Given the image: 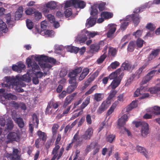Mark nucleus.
<instances>
[{"mask_svg":"<svg viewBox=\"0 0 160 160\" xmlns=\"http://www.w3.org/2000/svg\"><path fill=\"white\" fill-rule=\"evenodd\" d=\"M26 62L28 68H32V73L33 72H37V77L41 78L43 76L42 72L38 71L40 68L37 63L34 61H32L30 58H28L26 60Z\"/></svg>","mask_w":160,"mask_h":160,"instance_id":"f257e3e1","label":"nucleus"},{"mask_svg":"<svg viewBox=\"0 0 160 160\" xmlns=\"http://www.w3.org/2000/svg\"><path fill=\"white\" fill-rule=\"evenodd\" d=\"M133 123L135 124L136 128L141 127V135L142 137H146L149 133V128L148 123L142 121H133Z\"/></svg>","mask_w":160,"mask_h":160,"instance_id":"f03ea898","label":"nucleus"},{"mask_svg":"<svg viewBox=\"0 0 160 160\" xmlns=\"http://www.w3.org/2000/svg\"><path fill=\"white\" fill-rule=\"evenodd\" d=\"M9 78H11L10 77H7L6 78V81L9 84V88H14V89L18 92H23L24 91L23 89L22 88L20 85H21V82L18 81V83H16L15 82L13 81L12 80H11L9 79Z\"/></svg>","mask_w":160,"mask_h":160,"instance_id":"7ed1b4c3","label":"nucleus"},{"mask_svg":"<svg viewBox=\"0 0 160 160\" xmlns=\"http://www.w3.org/2000/svg\"><path fill=\"white\" fill-rule=\"evenodd\" d=\"M9 79H10L11 80H12L13 81L15 82L16 83H18V81L21 82V81H23L29 82L31 81L30 73L28 71L26 74L24 75L22 77L16 76L15 77H13L11 78H9Z\"/></svg>","mask_w":160,"mask_h":160,"instance_id":"20e7f679","label":"nucleus"},{"mask_svg":"<svg viewBox=\"0 0 160 160\" xmlns=\"http://www.w3.org/2000/svg\"><path fill=\"white\" fill-rule=\"evenodd\" d=\"M17 148H13L12 153H7L5 157L8 159L10 160H21V155L20 154Z\"/></svg>","mask_w":160,"mask_h":160,"instance_id":"39448f33","label":"nucleus"},{"mask_svg":"<svg viewBox=\"0 0 160 160\" xmlns=\"http://www.w3.org/2000/svg\"><path fill=\"white\" fill-rule=\"evenodd\" d=\"M100 149L99 145L96 142H93L90 144L88 145L85 149L86 152H88L92 149H94L93 151V154L95 155L99 152Z\"/></svg>","mask_w":160,"mask_h":160,"instance_id":"423d86ee","label":"nucleus"},{"mask_svg":"<svg viewBox=\"0 0 160 160\" xmlns=\"http://www.w3.org/2000/svg\"><path fill=\"white\" fill-rule=\"evenodd\" d=\"M7 139L9 142H19L20 139V137L17 133L14 132H9L7 136Z\"/></svg>","mask_w":160,"mask_h":160,"instance_id":"0eeeda50","label":"nucleus"},{"mask_svg":"<svg viewBox=\"0 0 160 160\" xmlns=\"http://www.w3.org/2000/svg\"><path fill=\"white\" fill-rule=\"evenodd\" d=\"M124 74V72H122L117 78L113 80L109 87L112 89H115L120 84Z\"/></svg>","mask_w":160,"mask_h":160,"instance_id":"6e6552de","label":"nucleus"},{"mask_svg":"<svg viewBox=\"0 0 160 160\" xmlns=\"http://www.w3.org/2000/svg\"><path fill=\"white\" fill-rule=\"evenodd\" d=\"M82 139L79 137L78 132L76 133L72 140V143L74 144V147L75 148L81 146Z\"/></svg>","mask_w":160,"mask_h":160,"instance_id":"1a4fd4ad","label":"nucleus"},{"mask_svg":"<svg viewBox=\"0 0 160 160\" xmlns=\"http://www.w3.org/2000/svg\"><path fill=\"white\" fill-rule=\"evenodd\" d=\"M156 71V70H152L148 73L144 77L142 80L143 84H146L155 75Z\"/></svg>","mask_w":160,"mask_h":160,"instance_id":"9d476101","label":"nucleus"},{"mask_svg":"<svg viewBox=\"0 0 160 160\" xmlns=\"http://www.w3.org/2000/svg\"><path fill=\"white\" fill-rule=\"evenodd\" d=\"M93 130L92 128H88L85 132L84 134L82 136V138L84 140H89L92 137Z\"/></svg>","mask_w":160,"mask_h":160,"instance_id":"9b49d317","label":"nucleus"},{"mask_svg":"<svg viewBox=\"0 0 160 160\" xmlns=\"http://www.w3.org/2000/svg\"><path fill=\"white\" fill-rule=\"evenodd\" d=\"M160 52L159 48L153 49L148 57V60L150 61L154 59L159 55Z\"/></svg>","mask_w":160,"mask_h":160,"instance_id":"f8f14e48","label":"nucleus"},{"mask_svg":"<svg viewBox=\"0 0 160 160\" xmlns=\"http://www.w3.org/2000/svg\"><path fill=\"white\" fill-rule=\"evenodd\" d=\"M82 71V68L81 67H78L69 72L68 74V77L70 78H75Z\"/></svg>","mask_w":160,"mask_h":160,"instance_id":"ddd939ff","label":"nucleus"},{"mask_svg":"<svg viewBox=\"0 0 160 160\" xmlns=\"http://www.w3.org/2000/svg\"><path fill=\"white\" fill-rule=\"evenodd\" d=\"M122 67L123 68L124 70L130 71L133 69L134 66L132 65L130 62L127 61L124 62L122 64Z\"/></svg>","mask_w":160,"mask_h":160,"instance_id":"4468645a","label":"nucleus"},{"mask_svg":"<svg viewBox=\"0 0 160 160\" xmlns=\"http://www.w3.org/2000/svg\"><path fill=\"white\" fill-rule=\"evenodd\" d=\"M128 120L127 115L126 114H124L118 120V125L120 127H123L126 124V122Z\"/></svg>","mask_w":160,"mask_h":160,"instance_id":"2eb2a0df","label":"nucleus"},{"mask_svg":"<svg viewBox=\"0 0 160 160\" xmlns=\"http://www.w3.org/2000/svg\"><path fill=\"white\" fill-rule=\"evenodd\" d=\"M73 3L74 4V8H83L86 6V3L82 0H74Z\"/></svg>","mask_w":160,"mask_h":160,"instance_id":"dca6fc26","label":"nucleus"},{"mask_svg":"<svg viewBox=\"0 0 160 160\" xmlns=\"http://www.w3.org/2000/svg\"><path fill=\"white\" fill-rule=\"evenodd\" d=\"M23 13V8L22 6H20L17 9L15 14V18L16 20H19L22 17Z\"/></svg>","mask_w":160,"mask_h":160,"instance_id":"f3484780","label":"nucleus"},{"mask_svg":"<svg viewBox=\"0 0 160 160\" xmlns=\"http://www.w3.org/2000/svg\"><path fill=\"white\" fill-rule=\"evenodd\" d=\"M136 150L138 152L143 155L146 158H148V152L145 148L140 146L137 145L136 146Z\"/></svg>","mask_w":160,"mask_h":160,"instance_id":"a211bd4d","label":"nucleus"},{"mask_svg":"<svg viewBox=\"0 0 160 160\" xmlns=\"http://www.w3.org/2000/svg\"><path fill=\"white\" fill-rule=\"evenodd\" d=\"M121 68L117 69L115 71L112 72L109 76L108 77L110 79H114L117 78L118 75H120L122 72Z\"/></svg>","mask_w":160,"mask_h":160,"instance_id":"6ab92c4d","label":"nucleus"},{"mask_svg":"<svg viewBox=\"0 0 160 160\" xmlns=\"http://www.w3.org/2000/svg\"><path fill=\"white\" fill-rule=\"evenodd\" d=\"M97 18L90 17L87 20L86 25L87 28L93 26L96 23Z\"/></svg>","mask_w":160,"mask_h":160,"instance_id":"aec40b11","label":"nucleus"},{"mask_svg":"<svg viewBox=\"0 0 160 160\" xmlns=\"http://www.w3.org/2000/svg\"><path fill=\"white\" fill-rule=\"evenodd\" d=\"M146 64H144L140 67L135 72V73L133 75V78L136 77L138 79L141 76V74L143 70L147 66Z\"/></svg>","mask_w":160,"mask_h":160,"instance_id":"412c9836","label":"nucleus"},{"mask_svg":"<svg viewBox=\"0 0 160 160\" xmlns=\"http://www.w3.org/2000/svg\"><path fill=\"white\" fill-rule=\"evenodd\" d=\"M12 118L17 123L18 126L20 128H22L24 127V123L23 119L21 117L16 118L12 117Z\"/></svg>","mask_w":160,"mask_h":160,"instance_id":"4be33fe9","label":"nucleus"},{"mask_svg":"<svg viewBox=\"0 0 160 160\" xmlns=\"http://www.w3.org/2000/svg\"><path fill=\"white\" fill-rule=\"evenodd\" d=\"M90 48L89 52L92 53L97 52L100 50L97 43L91 44L90 46Z\"/></svg>","mask_w":160,"mask_h":160,"instance_id":"5701e85b","label":"nucleus"},{"mask_svg":"<svg viewBox=\"0 0 160 160\" xmlns=\"http://www.w3.org/2000/svg\"><path fill=\"white\" fill-rule=\"evenodd\" d=\"M92 10L90 12V14L93 18H97V15L98 13V11L97 9V6L95 5L92 6H91Z\"/></svg>","mask_w":160,"mask_h":160,"instance_id":"b1692460","label":"nucleus"},{"mask_svg":"<svg viewBox=\"0 0 160 160\" xmlns=\"http://www.w3.org/2000/svg\"><path fill=\"white\" fill-rule=\"evenodd\" d=\"M0 30L4 33H6L8 31L6 23L1 19H0Z\"/></svg>","mask_w":160,"mask_h":160,"instance_id":"393cba45","label":"nucleus"},{"mask_svg":"<svg viewBox=\"0 0 160 160\" xmlns=\"http://www.w3.org/2000/svg\"><path fill=\"white\" fill-rule=\"evenodd\" d=\"M90 96L87 97L84 101L81 104L80 107V109L82 110L90 102Z\"/></svg>","mask_w":160,"mask_h":160,"instance_id":"a878e982","label":"nucleus"},{"mask_svg":"<svg viewBox=\"0 0 160 160\" xmlns=\"http://www.w3.org/2000/svg\"><path fill=\"white\" fill-rule=\"evenodd\" d=\"M104 97V94L102 93H95L94 95V100L97 102L102 101Z\"/></svg>","mask_w":160,"mask_h":160,"instance_id":"bb28decb","label":"nucleus"},{"mask_svg":"<svg viewBox=\"0 0 160 160\" xmlns=\"http://www.w3.org/2000/svg\"><path fill=\"white\" fill-rule=\"evenodd\" d=\"M58 107V105L57 102H54L52 100H51L48 102V106L46 109V110L47 111L49 109L52 107L54 109H56Z\"/></svg>","mask_w":160,"mask_h":160,"instance_id":"cd10ccee","label":"nucleus"},{"mask_svg":"<svg viewBox=\"0 0 160 160\" xmlns=\"http://www.w3.org/2000/svg\"><path fill=\"white\" fill-rule=\"evenodd\" d=\"M37 134L39 138L42 141L44 142L46 141L47 137L46 133L41 131H38L37 132Z\"/></svg>","mask_w":160,"mask_h":160,"instance_id":"c85d7f7f","label":"nucleus"},{"mask_svg":"<svg viewBox=\"0 0 160 160\" xmlns=\"http://www.w3.org/2000/svg\"><path fill=\"white\" fill-rule=\"evenodd\" d=\"M101 15L102 18L108 19L112 18L113 16L112 13L108 12H101Z\"/></svg>","mask_w":160,"mask_h":160,"instance_id":"c756f323","label":"nucleus"},{"mask_svg":"<svg viewBox=\"0 0 160 160\" xmlns=\"http://www.w3.org/2000/svg\"><path fill=\"white\" fill-rule=\"evenodd\" d=\"M118 101H115L112 104L109 109L108 110L106 115L107 116H108L111 114L114 111V109L116 108V106L118 104Z\"/></svg>","mask_w":160,"mask_h":160,"instance_id":"7c9ffc66","label":"nucleus"},{"mask_svg":"<svg viewBox=\"0 0 160 160\" xmlns=\"http://www.w3.org/2000/svg\"><path fill=\"white\" fill-rule=\"evenodd\" d=\"M67 50L70 52L77 53L79 50V48L72 46H68L67 47Z\"/></svg>","mask_w":160,"mask_h":160,"instance_id":"2f4dec72","label":"nucleus"},{"mask_svg":"<svg viewBox=\"0 0 160 160\" xmlns=\"http://www.w3.org/2000/svg\"><path fill=\"white\" fill-rule=\"evenodd\" d=\"M85 34L87 35L89 39L93 38L96 35H99V33L97 32H91L87 30L85 31Z\"/></svg>","mask_w":160,"mask_h":160,"instance_id":"473e14b6","label":"nucleus"},{"mask_svg":"<svg viewBox=\"0 0 160 160\" xmlns=\"http://www.w3.org/2000/svg\"><path fill=\"white\" fill-rule=\"evenodd\" d=\"M57 7V4L54 1H51L48 2L46 4V7L48 8H49L51 9H54L55 8Z\"/></svg>","mask_w":160,"mask_h":160,"instance_id":"72a5a7b5","label":"nucleus"},{"mask_svg":"<svg viewBox=\"0 0 160 160\" xmlns=\"http://www.w3.org/2000/svg\"><path fill=\"white\" fill-rule=\"evenodd\" d=\"M131 17L133 21V22L137 25L139 22V18L138 15L133 14L131 15Z\"/></svg>","mask_w":160,"mask_h":160,"instance_id":"f704fd0d","label":"nucleus"},{"mask_svg":"<svg viewBox=\"0 0 160 160\" xmlns=\"http://www.w3.org/2000/svg\"><path fill=\"white\" fill-rule=\"evenodd\" d=\"M116 30V28L115 27H111L110 29L107 34L108 38H111Z\"/></svg>","mask_w":160,"mask_h":160,"instance_id":"c9c22d12","label":"nucleus"},{"mask_svg":"<svg viewBox=\"0 0 160 160\" xmlns=\"http://www.w3.org/2000/svg\"><path fill=\"white\" fill-rule=\"evenodd\" d=\"M6 125L7 129L8 130H11L13 128L14 125L12 120L10 119L8 120L7 122Z\"/></svg>","mask_w":160,"mask_h":160,"instance_id":"e433bc0d","label":"nucleus"},{"mask_svg":"<svg viewBox=\"0 0 160 160\" xmlns=\"http://www.w3.org/2000/svg\"><path fill=\"white\" fill-rule=\"evenodd\" d=\"M117 50L116 48L110 47L108 49V53L111 56L114 57L117 54Z\"/></svg>","mask_w":160,"mask_h":160,"instance_id":"4c0bfd02","label":"nucleus"},{"mask_svg":"<svg viewBox=\"0 0 160 160\" xmlns=\"http://www.w3.org/2000/svg\"><path fill=\"white\" fill-rule=\"evenodd\" d=\"M150 92L152 94H155L160 91V87H154L150 88L149 89Z\"/></svg>","mask_w":160,"mask_h":160,"instance_id":"58836bf2","label":"nucleus"},{"mask_svg":"<svg viewBox=\"0 0 160 160\" xmlns=\"http://www.w3.org/2000/svg\"><path fill=\"white\" fill-rule=\"evenodd\" d=\"M135 46L134 42L133 41H130L128 45V51L130 52H133Z\"/></svg>","mask_w":160,"mask_h":160,"instance_id":"ea45409f","label":"nucleus"},{"mask_svg":"<svg viewBox=\"0 0 160 160\" xmlns=\"http://www.w3.org/2000/svg\"><path fill=\"white\" fill-rule=\"evenodd\" d=\"M77 87L76 85H73L70 84L67 88L66 90L67 93L70 94Z\"/></svg>","mask_w":160,"mask_h":160,"instance_id":"a19ab883","label":"nucleus"},{"mask_svg":"<svg viewBox=\"0 0 160 160\" xmlns=\"http://www.w3.org/2000/svg\"><path fill=\"white\" fill-rule=\"evenodd\" d=\"M106 4L105 2H102L96 5L97 6V8L98 7L99 10L102 11L105 10Z\"/></svg>","mask_w":160,"mask_h":160,"instance_id":"79ce46f5","label":"nucleus"},{"mask_svg":"<svg viewBox=\"0 0 160 160\" xmlns=\"http://www.w3.org/2000/svg\"><path fill=\"white\" fill-rule=\"evenodd\" d=\"M110 102L109 100H108L107 99L106 101H104L103 102L101 105L106 110L110 106Z\"/></svg>","mask_w":160,"mask_h":160,"instance_id":"37998d69","label":"nucleus"},{"mask_svg":"<svg viewBox=\"0 0 160 160\" xmlns=\"http://www.w3.org/2000/svg\"><path fill=\"white\" fill-rule=\"evenodd\" d=\"M146 28L152 32L155 30L156 27L154 24L150 23L147 24V25L146 26Z\"/></svg>","mask_w":160,"mask_h":160,"instance_id":"c03bdc74","label":"nucleus"},{"mask_svg":"<svg viewBox=\"0 0 160 160\" xmlns=\"http://www.w3.org/2000/svg\"><path fill=\"white\" fill-rule=\"evenodd\" d=\"M144 42V41L142 39L139 38H138L136 42V44L138 48H141L142 47Z\"/></svg>","mask_w":160,"mask_h":160,"instance_id":"a18cd8bd","label":"nucleus"},{"mask_svg":"<svg viewBox=\"0 0 160 160\" xmlns=\"http://www.w3.org/2000/svg\"><path fill=\"white\" fill-rule=\"evenodd\" d=\"M117 92V91L116 90L111 91L108 98H107V100H109L110 101V100L115 96Z\"/></svg>","mask_w":160,"mask_h":160,"instance_id":"49530a36","label":"nucleus"},{"mask_svg":"<svg viewBox=\"0 0 160 160\" xmlns=\"http://www.w3.org/2000/svg\"><path fill=\"white\" fill-rule=\"evenodd\" d=\"M128 25V22L127 20H124L121 23L120 28L121 29L125 30Z\"/></svg>","mask_w":160,"mask_h":160,"instance_id":"de8ad7c7","label":"nucleus"},{"mask_svg":"<svg viewBox=\"0 0 160 160\" xmlns=\"http://www.w3.org/2000/svg\"><path fill=\"white\" fill-rule=\"evenodd\" d=\"M74 0L67 1L65 3L64 8H68L73 6L74 7V4L73 3Z\"/></svg>","mask_w":160,"mask_h":160,"instance_id":"09e8293b","label":"nucleus"},{"mask_svg":"<svg viewBox=\"0 0 160 160\" xmlns=\"http://www.w3.org/2000/svg\"><path fill=\"white\" fill-rule=\"evenodd\" d=\"M107 57L105 54H103L97 60V62L98 64L102 63Z\"/></svg>","mask_w":160,"mask_h":160,"instance_id":"8fccbe9b","label":"nucleus"},{"mask_svg":"<svg viewBox=\"0 0 160 160\" xmlns=\"http://www.w3.org/2000/svg\"><path fill=\"white\" fill-rule=\"evenodd\" d=\"M115 137V135L113 134L108 135L106 138V140L108 142L112 143Z\"/></svg>","mask_w":160,"mask_h":160,"instance_id":"3c124183","label":"nucleus"},{"mask_svg":"<svg viewBox=\"0 0 160 160\" xmlns=\"http://www.w3.org/2000/svg\"><path fill=\"white\" fill-rule=\"evenodd\" d=\"M72 101V100L67 96L64 101L63 106V107L64 108H66L68 105L71 103Z\"/></svg>","mask_w":160,"mask_h":160,"instance_id":"603ef678","label":"nucleus"},{"mask_svg":"<svg viewBox=\"0 0 160 160\" xmlns=\"http://www.w3.org/2000/svg\"><path fill=\"white\" fill-rule=\"evenodd\" d=\"M142 30H137L136 32H134L132 33V35L135 38H138L141 37L142 34Z\"/></svg>","mask_w":160,"mask_h":160,"instance_id":"864d4df0","label":"nucleus"},{"mask_svg":"<svg viewBox=\"0 0 160 160\" xmlns=\"http://www.w3.org/2000/svg\"><path fill=\"white\" fill-rule=\"evenodd\" d=\"M69 83L70 84L73 85H76L77 87L78 83L76 81V79L75 78H70L69 80Z\"/></svg>","mask_w":160,"mask_h":160,"instance_id":"5fc2aeb1","label":"nucleus"},{"mask_svg":"<svg viewBox=\"0 0 160 160\" xmlns=\"http://www.w3.org/2000/svg\"><path fill=\"white\" fill-rule=\"evenodd\" d=\"M65 16L66 18L70 17L72 14V12L71 8L66 9L64 12Z\"/></svg>","mask_w":160,"mask_h":160,"instance_id":"6e6d98bb","label":"nucleus"},{"mask_svg":"<svg viewBox=\"0 0 160 160\" xmlns=\"http://www.w3.org/2000/svg\"><path fill=\"white\" fill-rule=\"evenodd\" d=\"M34 18L36 20H39L42 17V15L41 12L38 11L34 12Z\"/></svg>","mask_w":160,"mask_h":160,"instance_id":"4d7b16f0","label":"nucleus"},{"mask_svg":"<svg viewBox=\"0 0 160 160\" xmlns=\"http://www.w3.org/2000/svg\"><path fill=\"white\" fill-rule=\"evenodd\" d=\"M59 126L57 124H53L52 128V133L53 135L56 134L57 129L59 128Z\"/></svg>","mask_w":160,"mask_h":160,"instance_id":"13d9d810","label":"nucleus"},{"mask_svg":"<svg viewBox=\"0 0 160 160\" xmlns=\"http://www.w3.org/2000/svg\"><path fill=\"white\" fill-rule=\"evenodd\" d=\"M97 87V85H94L90 89L85 92V95H87L91 94L96 89Z\"/></svg>","mask_w":160,"mask_h":160,"instance_id":"bf43d9fd","label":"nucleus"},{"mask_svg":"<svg viewBox=\"0 0 160 160\" xmlns=\"http://www.w3.org/2000/svg\"><path fill=\"white\" fill-rule=\"evenodd\" d=\"M48 26V23L47 22L45 21H43L41 22V30L44 31L47 29V26Z\"/></svg>","mask_w":160,"mask_h":160,"instance_id":"052dcab7","label":"nucleus"},{"mask_svg":"<svg viewBox=\"0 0 160 160\" xmlns=\"http://www.w3.org/2000/svg\"><path fill=\"white\" fill-rule=\"evenodd\" d=\"M120 63L116 61L111 63L110 67L112 68L115 69L120 65Z\"/></svg>","mask_w":160,"mask_h":160,"instance_id":"680f3d73","label":"nucleus"},{"mask_svg":"<svg viewBox=\"0 0 160 160\" xmlns=\"http://www.w3.org/2000/svg\"><path fill=\"white\" fill-rule=\"evenodd\" d=\"M153 109L155 111L153 112V114L155 115H160V107L156 106L153 107Z\"/></svg>","mask_w":160,"mask_h":160,"instance_id":"e2e57ef3","label":"nucleus"},{"mask_svg":"<svg viewBox=\"0 0 160 160\" xmlns=\"http://www.w3.org/2000/svg\"><path fill=\"white\" fill-rule=\"evenodd\" d=\"M26 24L27 28L29 29H32L33 26V23L30 20L28 19L26 20Z\"/></svg>","mask_w":160,"mask_h":160,"instance_id":"0e129e2a","label":"nucleus"},{"mask_svg":"<svg viewBox=\"0 0 160 160\" xmlns=\"http://www.w3.org/2000/svg\"><path fill=\"white\" fill-rule=\"evenodd\" d=\"M99 73V71L98 70H96L95 72H94L90 78L91 80L93 81L95 78L97 77L98 76Z\"/></svg>","mask_w":160,"mask_h":160,"instance_id":"69168bd1","label":"nucleus"},{"mask_svg":"<svg viewBox=\"0 0 160 160\" xmlns=\"http://www.w3.org/2000/svg\"><path fill=\"white\" fill-rule=\"evenodd\" d=\"M34 9L33 8H29L26 9L25 11L27 15H31L34 13Z\"/></svg>","mask_w":160,"mask_h":160,"instance_id":"338daca9","label":"nucleus"},{"mask_svg":"<svg viewBox=\"0 0 160 160\" xmlns=\"http://www.w3.org/2000/svg\"><path fill=\"white\" fill-rule=\"evenodd\" d=\"M88 39V37L86 34L85 35H82L79 38V40L81 42H84Z\"/></svg>","mask_w":160,"mask_h":160,"instance_id":"774afa93","label":"nucleus"}]
</instances>
